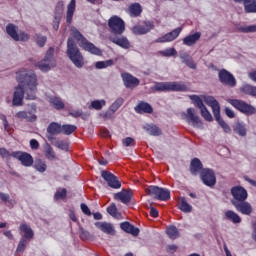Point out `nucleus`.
Masks as SVG:
<instances>
[{"label":"nucleus","instance_id":"f257e3e1","mask_svg":"<svg viewBox=\"0 0 256 256\" xmlns=\"http://www.w3.org/2000/svg\"><path fill=\"white\" fill-rule=\"evenodd\" d=\"M71 36L72 37L68 38L67 41L66 55L77 69H82L85 65V58H83V54H81L79 47L84 49V51H88V53H91L92 55H98V57L103 55V51L95 46V44L89 42V40H87V38H85L77 28H71ZM75 39L77 40L79 47H77Z\"/></svg>","mask_w":256,"mask_h":256},{"label":"nucleus","instance_id":"f03ea898","mask_svg":"<svg viewBox=\"0 0 256 256\" xmlns=\"http://www.w3.org/2000/svg\"><path fill=\"white\" fill-rule=\"evenodd\" d=\"M16 79L19 85L14 91L12 105L21 107L24 98L35 101L37 99V75L35 73L29 74L25 69H22L16 73Z\"/></svg>","mask_w":256,"mask_h":256},{"label":"nucleus","instance_id":"7ed1b4c3","mask_svg":"<svg viewBox=\"0 0 256 256\" xmlns=\"http://www.w3.org/2000/svg\"><path fill=\"white\" fill-rule=\"evenodd\" d=\"M204 102L206 103V105H209V107H211L215 120L220 125V127L223 128L224 133H231V127L229 126V124L225 123V120H223V118H221V106L219 105L217 99H215V97L213 96H205Z\"/></svg>","mask_w":256,"mask_h":256},{"label":"nucleus","instance_id":"20e7f679","mask_svg":"<svg viewBox=\"0 0 256 256\" xmlns=\"http://www.w3.org/2000/svg\"><path fill=\"white\" fill-rule=\"evenodd\" d=\"M154 91L159 93L185 92L189 91V87L183 82H157L154 85Z\"/></svg>","mask_w":256,"mask_h":256},{"label":"nucleus","instance_id":"39448f33","mask_svg":"<svg viewBox=\"0 0 256 256\" xmlns=\"http://www.w3.org/2000/svg\"><path fill=\"white\" fill-rule=\"evenodd\" d=\"M228 103H230V105H232V107H234V109H237V111H239L240 113H243V115H246V117H251V115L256 114L255 106H253L243 100L230 99L228 101Z\"/></svg>","mask_w":256,"mask_h":256},{"label":"nucleus","instance_id":"423d86ee","mask_svg":"<svg viewBox=\"0 0 256 256\" xmlns=\"http://www.w3.org/2000/svg\"><path fill=\"white\" fill-rule=\"evenodd\" d=\"M146 193L150 197L157 199V201H169L171 199V191L159 186H149L146 188Z\"/></svg>","mask_w":256,"mask_h":256},{"label":"nucleus","instance_id":"0eeeda50","mask_svg":"<svg viewBox=\"0 0 256 256\" xmlns=\"http://www.w3.org/2000/svg\"><path fill=\"white\" fill-rule=\"evenodd\" d=\"M55 48L50 47L47 52L46 55L44 57V59L40 62H38L36 64V67H38V69H40V71H50L52 67H55L57 64L55 63Z\"/></svg>","mask_w":256,"mask_h":256},{"label":"nucleus","instance_id":"6e6552de","mask_svg":"<svg viewBox=\"0 0 256 256\" xmlns=\"http://www.w3.org/2000/svg\"><path fill=\"white\" fill-rule=\"evenodd\" d=\"M108 31L112 35H123L125 33V21L119 16H112L108 20Z\"/></svg>","mask_w":256,"mask_h":256},{"label":"nucleus","instance_id":"1a4fd4ad","mask_svg":"<svg viewBox=\"0 0 256 256\" xmlns=\"http://www.w3.org/2000/svg\"><path fill=\"white\" fill-rule=\"evenodd\" d=\"M16 119L26 121L27 123L37 122V104H31L28 111H19L15 115Z\"/></svg>","mask_w":256,"mask_h":256},{"label":"nucleus","instance_id":"9d476101","mask_svg":"<svg viewBox=\"0 0 256 256\" xmlns=\"http://www.w3.org/2000/svg\"><path fill=\"white\" fill-rule=\"evenodd\" d=\"M201 181L206 185V187H215L217 184V177L215 176V171L210 168H204L200 172Z\"/></svg>","mask_w":256,"mask_h":256},{"label":"nucleus","instance_id":"9b49d317","mask_svg":"<svg viewBox=\"0 0 256 256\" xmlns=\"http://www.w3.org/2000/svg\"><path fill=\"white\" fill-rule=\"evenodd\" d=\"M230 193L233 197L231 200L232 205L241 201H247V197H249V193H247V190L243 188V186H233L230 190Z\"/></svg>","mask_w":256,"mask_h":256},{"label":"nucleus","instance_id":"f8f14e48","mask_svg":"<svg viewBox=\"0 0 256 256\" xmlns=\"http://www.w3.org/2000/svg\"><path fill=\"white\" fill-rule=\"evenodd\" d=\"M190 99L191 101H193V104L198 107V109H200V113L205 121H213V116H211V112H209L205 104H203V100L199 96L191 95Z\"/></svg>","mask_w":256,"mask_h":256},{"label":"nucleus","instance_id":"ddd939ff","mask_svg":"<svg viewBox=\"0 0 256 256\" xmlns=\"http://www.w3.org/2000/svg\"><path fill=\"white\" fill-rule=\"evenodd\" d=\"M218 79L222 85H227L228 87H236L237 80L235 76L231 74V72L227 71L226 69H221L218 73Z\"/></svg>","mask_w":256,"mask_h":256},{"label":"nucleus","instance_id":"4468645a","mask_svg":"<svg viewBox=\"0 0 256 256\" xmlns=\"http://www.w3.org/2000/svg\"><path fill=\"white\" fill-rule=\"evenodd\" d=\"M155 29V22L153 21H144L142 24L136 25L132 28V33L134 35H147Z\"/></svg>","mask_w":256,"mask_h":256},{"label":"nucleus","instance_id":"2eb2a0df","mask_svg":"<svg viewBox=\"0 0 256 256\" xmlns=\"http://www.w3.org/2000/svg\"><path fill=\"white\" fill-rule=\"evenodd\" d=\"M12 157L18 159L23 167L33 166V156L27 152L23 151H14L12 152Z\"/></svg>","mask_w":256,"mask_h":256},{"label":"nucleus","instance_id":"dca6fc26","mask_svg":"<svg viewBox=\"0 0 256 256\" xmlns=\"http://www.w3.org/2000/svg\"><path fill=\"white\" fill-rule=\"evenodd\" d=\"M101 177L108 183V187H111L112 189H121V182L113 173L103 170L101 172Z\"/></svg>","mask_w":256,"mask_h":256},{"label":"nucleus","instance_id":"f3484780","mask_svg":"<svg viewBox=\"0 0 256 256\" xmlns=\"http://www.w3.org/2000/svg\"><path fill=\"white\" fill-rule=\"evenodd\" d=\"M181 31H183V27H178L156 39L155 43H171V41H175V39L181 35Z\"/></svg>","mask_w":256,"mask_h":256},{"label":"nucleus","instance_id":"a211bd4d","mask_svg":"<svg viewBox=\"0 0 256 256\" xmlns=\"http://www.w3.org/2000/svg\"><path fill=\"white\" fill-rule=\"evenodd\" d=\"M121 77L126 89H135V87H139V83H141L137 77L127 72L122 73Z\"/></svg>","mask_w":256,"mask_h":256},{"label":"nucleus","instance_id":"6ab92c4d","mask_svg":"<svg viewBox=\"0 0 256 256\" xmlns=\"http://www.w3.org/2000/svg\"><path fill=\"white\" fill-rule=\"evenodd\" d=\"M232 205L235 207L236 211L242 215H251L253 213V206H251V203L247 202L246 200L234 202Z\"/></svg>","mask_w":256,"mask_h":256},{"label":"nucleus","instance_id":"aec40b11","mask_svg":"<svg viewBox=\"0 0 256 256\" xmlns=\"http://www.w3.org/2000/svg\"><path fill=\"white\" fill-rule=\"evenodd\" d=\"M62 125L57 122H51L47 127V139L48 141H53L55 135H61Z\"/></svg>","mask_w":256,"mask_h":256},{"label":"nucleus","instance_id":"412c9836","mask_svg":"<svg viewBox=\"0 0 256 256\" xmlns=\"http://www.w3.org/2000/svg\"><path fill=\"white\" fill-rule=\"evenodd\" d=\"M115 201H120L124 205H129L131 203V199H133V191L125 190L115 193L114 194Z\"/></svg>","mask_w":256,"mask_h":256},{"label":"nucleus","instance_id":"4be33fe9","mask_svg":"<svg viewBox=\"0 0 256 256\" xmlns=\"http://www.w3.org/2000/svg\"><path fill=\"white\" fill-rule=\"evenodd\" d=\"M187 123H192L194 127H203V122H201V119L199 116L195 115V109L194 108H188L187 113L185 114Z\"/></svg>","mask_w":256,"mask_h":256},{"label":"nucleus","instance_id":"5701e85b","mask_svg":"<svg viewBox=\"0 0 256 256\" xmlns=\"http://www.w3.org/2000/svg\"><path fill=\"white\" fill-rule=\"evenodd\" d=\"M179 58L181 59V62L184 63V65L189 67V69H197V64L195 63V60H193V57L189 55V53L180 51Z\"/></svg>","mask_w":256,"mask_h":256},{"label":"nucleus","instance_id":"b1692460","mask_svg":"<svg viewBox=\"0 0 256 256\" xmlns=\"http://www.w3.org/2000/svg\"><path fill=\"white\" fill-rule=\"evenodd\" d=\"M95 227L106 235H115V227L108 222H95Z\"/></svg>","mask_w":256,"mask_h":256},{"label":"nucleus","instance_id":"393cba45","mask_svg":"<svg viewBox=\"0 0 256 256\" xmlns=\"http://www.w3.org/2000/svg\"><path fill=\"white\" fill-rule=\"evenodd\" d=\"M134 111L136 113H138L139 115H143V113L151 114V113H153V106H151V104H149L145 101H140L135 106Z\"/></svg>","mask_w":256,"mask_h":256},{"label":"nucleus","instance_id":"a878e982","mask_svg":"<svg viewBox=\"0 0 256 256\" xmlns=\"http://www.w3.org/2000/svg\"><path fill=\"white\" fill-rule=\"evenodd\" d=\"M203 163L199 158H193L190 162V173L192 175H199L203 171Z\"/></svg>","mask_w":256,"mask_h":256},{"label":"nucleus","instance_id":"bb28decb","mask_svg":"<svg viewBox=\"0 0 256 256\" xmlns=\"http://www.w3.org/2000/svg\"><path fill=\"white\" fill-rule=\"evenodd\" d=\"M110 41L114 43V45H118V47H121L122 49H129L131 47L129 39H127V37L125 36L111 37Z\"/></svg>","mask_w":256,"mask_h":256},{"label":"nucleus","instance_id":"cd10ccee","mask_svg":"<svg viewBox=\"0 0 256 256\" xmlns=\"http://www.w3.org/2000/svg\"><path fill=\"white\" fill-rule=\"evenodd\" d=\"M120 228L122 231H125V233H129L130 235H133L134 237H137L140 233L139 228L135 227L133 224L129 222H122L120 224Z\"/></svg>","mask_w":256,"mask_h":256},{"label":"nucleus","instance_id":"c85d7f7f","mask_svg":"<svg viewBox=\"0 0 256 256\" xmlns=\"http://www.w3.org/2000/svg\"><path fill=\"white\" fill-rule=\"evenodd\" d=\"M201 39V32H195L194 34H190L183 38V45L187 47H193L195 43H197Z\"/></svg>","mask_w":256,"mask_h":256},{"label":"nucleus","instance_id":"c756f323","mask_svg":"<svg viewBox=\"0 0 256 256\" xmlns=\"http://www.w3.org/2000/svg\"><path fill=\"white\" fill-rule=\"evenodd\" d=\"M19 229L21 233H24L22 239L31 240L33 239V237H35V232H33V229H31V226H29V224L23 223L20 225Z\"/></svg>","mask_w":256,"mask_h":256},{"label":"nucleus","instance_id":"7c9ffc66","mask_svg":"<svg viewBox=\"0 0 256 256\" xmlns=\"http://www.w3.org/2000/svg\"><path fill=\"white\" fill-rule=\"evenodd\" d=\"M75 7H76V1L71 0L67 6V12H66V23H68V25H71V23H73V15H75Z\"/></svg>","mask_w":256,"mask_h":256},{"label":"nucleus","instance_id":"2f4dec72","mask_svg":"<svg viewBox=\"0 0 256 256\" xmlns=\"http://www.w3.org/2000/svg\"><path fill=\"white\" fill-rule=\"evenodd\" d=\"M128 13L130 17H139L141 13H143V8L141 7V4L139 3H132L128 7Z\"/></svg>","mask_w":256,"mask_h":256},{"label":"nucleus","instance_id":"473e14b6","mask_svg":"<svg viewBox=\"0 0 256 256\" xmlns=\"http://www.w3.org/2000/svg\"><path fill=\"white\" fill-rule=\"evenodd\" d=\"M50 105L56 109L57 111H61V109H65V103L63 102V99L57 96H53L49 99Z\"/></svg>","mask_w":256,"mask_h":256},{"label":"nucleus","instance_id":"72a5a7b5","mask_svg":"<svg viewBox=\"0 0 256 256\" xmlns=\"http://www.w3.org/2000/svg\"><path fill=\"white\" fill-rule=\"evenodd\" d=\"M234 133H237L240 137H246L247 136V127L245 126V123L243 122H236L233 126Z\"/></svg>","mask_w":256,"mask_h":256},{"label":"nucleus","instance_id":"f704fd0d","mask_svg":"<svg viewBox=\"0 0 256 256\" xmlns=\"http://www.w3.org/2000/svg\"><path fill=\"white\" fill-rule=\"evenodd\" d=\"M145 131L149 133L152 137H159V135H162L161 128H159L157 125L154 124H147L144 126Z\"/></svg>","mask_w":256,"mask_h":256},{"label":"nucleus","instance_id":"c9c22d12","mask_svg":"<svg viewBox=\"0 0 256 256\" xmlns=\"http://www.w3.org/2000/svg\"><path fill=\"white\" fill-rule=\"evenodd\" d=\"M6 33L9 35L14 41H19V33H17V26L15 24L9 23L6 26Z\"/></svg>","mask_w":256,"mask_h":256},{"label":"nucleus","instance_id":"e433bc0d","mask_svg":"<svg viewBox=\"0 0 256 256\" xmlns=\"http://www.w3.org/2000/svg\"><path fill=\"white\" fill-rule=\"evenodd\" d=\"M225 217L228 219V221H232L234 224L241 223V216H239V214L233 210L226 211Z\"/></svg>","mask_w":256,"mask_h":256},{"label":"nucleus","instance_id":"4c0bfd02","mask_svg":"<svg viewBox=\"0 0 256 256\" xmlns=\"http://www.w3.org/2000/svg\"><path fill=\"white\" fill-rule=\"evenodd\" d=\"M178 208L182 213H191L193 211V206L187 203V199L185 197L180 198V203Z\"/></svg>","mask_w":256,"mask_h":256},{"label":"nucleus","instance_id":"58836bf2","mask_svg":"<svg viewBox=\"0 0 256 256\" xmlns=\"http://www.w3.org/2000/svg\"><path fill=\"white\" fill-rule=\"evenodd\" d=\"M243 5L245 13H256V0H245Z\"/></svg>","mask_w":256,"mask_h":256},{"label":"nucleus","instance_id":"ea45409f","mask_svg":"<svg viewBox=\"0 0 256 256\" xmlns=\"http://www.w3.org/2000/svg\"><path fill=\"white\" fill-rule=\"evenodd\" d=\"M240 91L242 93H244L245 95H250L251 97H255L256 98V87L255 86H251L249 84L243 85L240 88Z\"/></svg>","mask_w":256,"mask_h":256},{"label":"nucleus","instance_id":"a19ab883","mask_svg":"<svg viewBox=\"0 0 256 256\" xmlns=\"http://www.w3.org/2000/svg\"><path fill=\"white\" fill-rule=\"evenodd\" d=\"M107 105L105 100H94L91 102L89 109H95V111H101L103 107Z\"/></svg>","mask_w":256,"mask_h":256},{"label":"nucleus","instance_id":"79ce46f5","mask_svg":"<svg viewBox=\"0 0 256 256\" xmlns=\"http://www.w3.org/2000/svg\"><path fill=\"white\" fill-rule=\"evenodd\" d=\"M166 233L169 237V239L175 240L179 237V229H177L175 226H168L166 228Z\"/></svg>","mask_w":256,"mask_h":256},{"label":"nucleus","instance_id":"37998d69","mask_svg":"<svg viewBox=\"0 0 256 256\" xmlns=\"http://www.w3.org/2000/svg\"><path fill=\"white\" fill-rule=\"evenodd\" d=\"M77 131V126L73 124H64L62 125L63 135H73Z\"/></svg>","mask_w":256,"mask_h":256},{"label":"nucleus","instance_id":"c03bdc74","mask_svg":"<svg viewBox=\"0 0 256 256\" xmlns=\"http://www.w3.org/2000/svg\"><path fill=\"white\" fill-rule=\"evenodd\" d=\"M44 155L49 161H54L56 155L55 150H53V147H51V145L47 144L44 150Z\"/></svg>","mask_w":256,"mask_h":256},{"label":"nucleus","instance_id":"a18cd8bd","mask_svg":"<svg viewBox=\"0 0 256 256\" xmlns=\"http://www.w3.org/2000/svg\"><path fill=\"white\" fill-rule=\"evenodd\" d=\"M35 170L40 173H45L47 171V164L42 159H37L34 164Z\"/></svg>","mask_w":256,"mask_h":256},{"label":"nucleus","instance_id":"49530a36","mask_svg":"<svg viewBox=\"0 0 256 256\" xmlns=\"http://www.w3.org/2000/svg\"><path fill=\"white\" fill-rule=\"evenodd\" d=\"M237 31L239 33H256V25L238 26Z\"/></svg>","mask_w":256,"mask_h":256},{"label":"nucleus","instance_id":"de8ad7c7","mask_svg":"<svg viewBox=\"0 0 256 256\" xmlns=\"http://www.w3.org/2000/svg\"><path fill=\"white\" fill-rule=\"evenodd\" d=\"M123 103H125V100L123 98H117L115 100V102L109 107L111 109V111H113L114 113H117V111L119 110V108L123 105Z\"/></svg>","mask_w":256,"mask_h":256},{"label":"nucleus","instance_id":"09e8293b","mask_svg":"<svg viewBox=\"0 0 256 256\" xmlns=\"http://www.w3.org/2000/svg\"><path fill=\"white\" fill-rule=\"evenodd\" d=\"M113 63V60L98 61L96 62L95 67L96 69H107V67H111Z\"/></svg>","mask_w":256,"mask_h":256},{"label":"nucleus","instance_id":"8fccbe9b","mask_svg":"<svg viewBox=\"0 0 256 256\" xmlns=\"http://www.w3.org/2000/svg\"><path fill=\"white\" fill-rule=\"evenodd\" d=\"M160 55H162V57H175L177 50L175 48H168L160 51Z\"/></svg>","mask_w":256,"mask_h":256},{"label":"nucleus","instance_id":"3c124183","mask_svg":"<svg viewBox=\"0 0 256 256\" xmlns=\"http://www.w3.org/2000/svg\"><path fill=\"white\" fill-rule=\"evenodd\" d=\"M115 115V112L113 110H111L110 108H108V110L106 112H101L99 114V117H101V119H104V121H107L109 119H113Z\"/></svg>","mask_w":256,"mask_h":256},{"label":"nucleus","instance_id":"603ef678","mask_svg":"<svg viewBox=\"0 0 256 256\" xmlns=\"http://www.w3.org/2000/svg\"><path fill=\"white\" fill-rule=\"evenodd\" d=\"M55 147L61 149L62 151H69V143L63 140L56 141Z\"/></svg>","mask_w":256,"mask_h":256},{"label":"nucleus","instance_id":"864d4df0","mask_svg":"<svg viewBox=\"0 0 256 256\" xmlns=\"http://www.w3.org/2000/svg\"><path fill=\"white\" fill-rule=\"evenodd\" d=\"M65 197H67V189L65 188L56 191L54 195V199H56V201H59V199H65Z\"/></svg>","mask_w":256,"mask_h":256},{"label":"nucleus","instance_id":"5fc2aeb1","mask_svg":"<svg viewBox=\"0 0 256 256\" xmlns=\"http://www.w3.org/2000/svg\"><path fill=\"white\" fill-rule=\"evenodd\" d=\"M26 247H27V240L25 238H21L16 251L18 253H23V251H25Z\"/></svg>","mask_w":256,"mask_h":256},{"label":"nucleus","instance_id":"6e6d98bb","mask_svg":"<svg viewBox=\"0 0 256 256\" xmlns=\"http://www.w3.org/2000/svg\"><path fill=\"white\" fill-rule=\"evenodd\" d=\"M107 213L111 215V217H117V205L115 203H112L107 208Z\"/></svg>","mask_w":256,"mask_h":256},{"label":"nucleus","instance_id":"4d7b16f0","mask_svg":"<svg viewBox=\"0 0 256 256\" xmlns=\"http://www.w3.org/2000/svg\"><path fill=\"white\" fill-rule=\"evenodd\" d=\"M0 156H2L3 159H11L13 157V152H9L7 148H0Z\"/></svg>","mask_w":256,"mask_h":256},{"label":"nucleus","instance_id":"13d9d810","mask_svg":"<svg viewBox=\"0 0 256 256\" xmlns=\"http://www.w3.org/2000/svg\"><path fill=\"white\" fill-rule=\"evenodd\" d=\"M36 43L38 47H45V43H47V36L37 35Z\"/></svg>","mask_w":256,"mask_h":256},{"label":"nucleus","instance_id":"bf43d9fd","mask_svg":"<svg viewBox=\"0 0 256 256\" xmlns=\"http://www.w3.org/2000/svg\"><path fill=\"white\" fill-rule=\"evenodd\" d=\"M80 209L84 215H87V217H91V215H93V213H91V209H89V206L85 203H81Z\"/></svg>","mask_w":256,"mask_h":256},{"label":"nucleus","instance_id":"052dcab7","mask_svg":"<svg viewBox=\"0 0 256 256\" xmlns=\"http://www.w3.org/2000/svg\"><path fill=\"white\" fill-rule=\"evenodd\" d=\"M0 119L3 121V126H4L5 131H7V133H9V131H11V126H9V121H7V116L1 115Z\"/></svg>","mask_w":256,"mask_h":256},{"label":"nucleus","instance_id":"680f3d73","mask_svg":"<svg viewBox=\"0 0 256 256\" xmlns=\"http://www.w3.org/2000/svg\"><path fill=\"white\" fill-rule=\"evenodd\" d=\"M70 117H74L77 119V117H83V110H72L69 112Z\"/></svg>","mask_w":256,"mask_h":256},{"label":"nucleus","instance_id":"e2e57ef3","mask_svg":"<svg viewBox=\"0 0 256 256\" xmlns=\"http://www.w3.org/2000/svg\"><path fill=\"white\" fill-rule=\"evenodd\" d=\"M122 143L124 147H131V144L135 143V139L131 137H126L125 139L122 140Z\"/></svg>","mask_w":256,"mask_h":256},{"label":"nucleus","instance_id":"0e129e2a","mask_svg":"<svg viewBox=\"0 0 256 256\" xmlns=\"http://www.w3.org/2000/svg\"><path fill=\"white\" fill-rule=\"evenodd\" d=\"M19 36V41H27L28 39H30L29 34H27L25 31H20L18 33Z\"/></svg>","mask_w":256,"mask_h":256},{"label":"nucleus","instance_id":"69168bd1","mask_svg":"<svg viewBox=\"0 0 256 256\" xmlns=\"http://www.w3.org/2000/svg\"><path fill=\"white\" fill-rule=\"evenodd\" d=\"M30 147L34 151H37V149H39V141H37V139H31L30 140Z\"/></svg>","mask_w":256,"mask_h":256},{"label":"nucleus","instance_id":"338daca9","mask_svg":"<svg viewBox=\"0 0 256 256\" xmlns=\"http://www.w3.org/2000/svg\"><path fill=\"white\" fill-rule=\"evenodd\" d=\"M10 198H11V197L9 196V194L0 192V199H1V201H3L4 203H8Z\"/></svg>","mask_w":256,"mask_h":256},{"label":"nucleus","instance_id":"774afa93","mask_svg":"<svg viewBox=\"0 0 256 256\" xmlns=\"http://www.w3.org/2000/svg\"><path fill=\"white\" fill-rule=\"evenodd\" d=\"M225 114L227 117H229V119H233L235 117V112L227 107L225 108Z\"/></svg>","mask_w":256,"mask_h":256}]
</instances>
